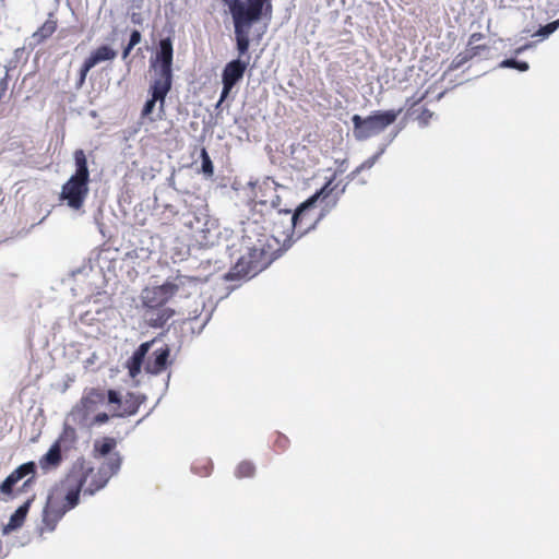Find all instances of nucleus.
<instances>
[{
	"mask_svg": "<svg viewBox=\"0 0 559 559\" xmlns=\"http://www.w3.org/2000/svg\"><path fill=\"white\" fill-rule=\"evenodd\" d=\"M337 187L338 185H333L332 179L329 180L319 191L292 212L294 218L292 226L297 228V238L314 229L325 212L336 205L346 186L341 189Z\"/></svg>",
	"mask_w": 559,
	"mask_h": 559,
	"instance_id": "obj_1",
	"label": "nucleus"
},
{
	"mask_svg": "<svg viewBox=\"0 0 559 559\" xmlns=\"http://www.w3.org/2000/svg\"><path fill=\"white\" fill-rule=\"evenodd\" d=\"M272 0H223L228 7L235 27L236 45L239 57L247 55L250 46L249 31L251 25L263 14H272Z\"/></svg>",
	"mask_w": 559,
	"mask_h": 559,
	"instance_id": "obj_2",
	"label": "nucleus"
},
{
	"mask_svg": "<svg viewBox=\"0 0 559 559\" xmlns=\"http://www.w3.org/2000/svg\"><path fill=\"white\" fill-rule=\"evenodd\" d=\"M173 297V288L166 283L143 289L144 319L150 326L163 328L173 318L175 311L166 307Z\"/></svg>",
	"mask_w": 559,
	"mask_h": 559,
	"instance_id": "obj_3",
	"label": "nucleus"
},
{
	"mask_svg": "<svg viewBox=\"0 0 559 559\" xmlns=\"http://www.w3.org/2000/svg\"><path fill=\"white\" fill-rule=\"evenodd\" d=\"M75 171L62 186L60 199L67 201L69 207L80 210L88 194L90 171L83 150L74 152Z\"/></svg>",
	"mask_w": 559,
	"mask_h": 559,
	"instance_id": "obj_4",
	"label": "nucleus"
},
{
	"mask_svg": "<svg viewBox=\"0 0 559 559\" xmlns=\"http://www.w3.org/2000/svg\"><path fill=\"white\" fill-rule=\"evenodd\" d=\"M153 344L154 341L142 343L127 360L126 368L132 379L141 373L142 367H144L145 372L150 374H159L166 369L170 355V349L166 345L155 349L145 360Z\"/></svg>",
	"mask_w": 559,
	"mask_h": 559,
	"instance_id": "obj_5",
	"label": "nucleus"
},
{
	"mask_svg": "<svg viewBox=\"0 0 559 559\" xmlns=\"http://www.w3.org/2000/svg\"><path fill=\"white\" fill-rule=\"evenodd\" d=\"M402 111V108L396 110H377L366 118H362L359 115H354L352 117V122L354 126L353 133L355 139L358 141H365L380 134L396 121Z\"/></svg>",
	"mask_w": 559,
	"mask_h": 559,
	"instance_id": "obj_6",
	"label": "nucleus"
},
{
	"mask_svg": "<svg viewBox=\"0 0 559 559\" xmlns=\"http://www.w3.org/2000/svg\"><path fill=\"white\" fill-rule=\"evenodd\" d=\"M35 462L31 461L20 465L0 484V500L10 501L14 499L17 493L31 488L35 484Z\"/></svg>",
	"mask_w": 559,
	"mask_h": 559,
	"instance_id": "obj_7",
	"label": "nucleus"
},
{
	"mask_svg": "<svg viewBox=\"0 0 559 559\" xmlns=\"http://www.w3.org/2000/svg\"><path fill=\"white\" fill-rule=\"evenodd\" d=\"M267 252L262 247L248 248L228 273V278L252 277L269 264Z\"/></svg>",
	"mask_w": 559,
	"mask_h": 559,
	"instance_id": "obj_8",
	"label": "nucleus"
},
{
	"mask_svg": "<svg viewBox=\"0 0 559 559\" xmlns=\"http://www.w3.org/2000/svg\"><path fill=\"white\" fill-rule=\"evenodd\" d=\"M84 472L81 467L70 469L61 484V490L57 489L52 493H58V501L70 511L80 502V493L84 487Z\"/></svg>",
	"mask_w": 559,
	"mask_h": 559,
	"instance_id": "obj_9",
	"label": "nucleus"
},
{
	"mask_svg": "<svg viewBox=\"0 0 559 559\" xmlns=\"http://www.w3.org/2000/svg\"><path fill=\"white\" fill-rule=\"evenodd\" d=\"M174 48L169 37L159 40L158 50L151 59V68L154 70V81L168 85L173 84Z\"/></svg>",
	"mask_w": 559,
	"mask_h": 559,
	"instance_id": "obj_10",
	"label": "nucleus"
},
{
	"mask_svg": "<svg viewBox=\"0 0 559 559\" xmlns=\"http://www.w3.org/2000/svg\"><path fill=\"white\" fill-rule=\"evenodd\" d=\"M250 191V202L253 210L258 206H262L271 211L280 207L281 197L277 193L276 183L269 178L263 179L262 181L251 182Z\"/></svg>",
	"mask_w": 559,
	"mask_h": 559,
	"instance_id": "obj_11",
	"label": "nucleus"
},
{
	"mask_svg": "<svg viewBox=\"0 0 559 559\" xmlns=\"http://www.w3.org/2000/svg\"><path fill=\"white\" fill-rule=\"evenodd\" d=\"M145 400V395L135 392H128L122 399L118 391H107L108 403L116 405L112 412L114 417H130L135 415Z\"/></svg>",
	"mask_w": 559,
	"mask_h": 559,
	"instance_id": "obj_12",
	"label": "nucleus"
},
{
	"mask_svg": "<svg viewBox=\"0 0 559 559\" xmlns=\"http://www.w3.org/2000/svg\"><path fill=\"white\" fill-rule=\"evenodd\" d=\"M272 233L277 241H293L297 238V228L292 226L294 218L290 210H273Z\"/></svg>",
	"mask_w": 559,
	"mask_h": 559,
	"instance_id": "obj_13",
	"label": "nucleus"
},
{
	"mask_svg": "<svg viewBox=\"0 0 559 559\" xmlns=\"http://www.w3.org/2000/svg\"><path fill=\"white\" fill-rule=\"evenodd\" d=\"M76 467H81L85 474L83 487L85 495H94L98 490L103 489L109 480L108 475L103 469H95L84 459L78 460L72 465L71 469H75Z\"/></svg>",
	"mask_w": 559,
	"mask_h": 559,
	"instance_id": "obj_14",
	"label": "nucleus"
},
{
	"mask_svg": "<svg viewBox=\"0 0 559 559\" xmlns=\"http://www.w3.org/2000/svg\"><path fill=\"white\" fill-rule=\"evenodd\" d=\"M117 57V51L107 45H102L94 49L82 63L79 78L75 83L76 88H82L85 84L87 73L97 64L105 61H111Z\"/></svg>",
	"mask_w": 559,
	"mask_h": 559,
	"instance_id": "obj_15",
	"label": "nucleus"
},
{
	"mask_svg": "<svg viewBox=\"0 0 559 559\" xmlns=\"http://www.w3.org/2000/svg\"><path fill=\"white\" fill-rule=\"evenodd\" d=\"M248 61L235 59L226 63L222 73L223 90L219 104L229 95L234 86L243 78Z\"/></svg>",
	"mask_w": 559,
	"mask_h": 559,
	"instance_id": "obj_16",
	"label": "nucleus"
},
{
	"mask_svg": "<svg viewBox=\"0 0 559 559\" xmlns=\"http://www.w3.org/2000/svg\"><path fill=\"white\" fill-rule=\"evenodd\" d=\"M67 512L68 511L58 501V493H51L48 497L43 512L44 526L49 532H52L56 528L58 522L64 516Z\"/></svg>",
	"mask_w": 559,
	"mask_h": 559,
	"instance_id": "obj_17",
	"label": "nucleus"
},
{
	"mask_svg": "<svg viewBox=\"0 0 559 559\" xmlns=\"http://www.w3.org/2000/svg\"><path fill=\"white\" fill-rule=\"evenodd\" d=\"M170 90L171 85L153 80L150 86L151 98L143 106L141 112L142 117H147L151 115L157 102L159 103V110L163 112L165 107V99Z\"/></svg>",
	"mask_w": 559,
	"mask_h": 559,
	"instance_id": "obj_18",
	"label": "nucleus"
},
{
	"mask_svg": "<svg viewBox=\"0 0 559 559\" xmlns=\"http://www.w3.org/2000/svg\"><path fill=\"white\" fill-rule=\"evenodd\" d=\"M107 400V392L102 388H90L84 391L80 401L81 409L84 416L94 413L99 405H103Z\"/></svg>",
	"mask_w": 559,
	"mask_h": 559,
	"instance_id": "obj_19",
	"label": "nucleus"
},
{
	"mask_svg": "<svg viewBox=\"0 0 559 559\" xmlns=\"http://www.w3.org/2000/svg\"><path fill=\"white\" fill-rule=\"evenodd\" d=\"M61 440L62 437H60L48 450V452L43 455L39 460V465L43 469L47 471L50 468L58 467L62 462V455H61Z\"/></svg>",
	"mask_w": 559,
	"mask_h": 559,
	"instance_id": "obj_20",
	"label": "nucleus"
},
{
	"mask_svg": "<svg viewBox=\"0 0 559 559\" xmlns=\"http://www.w3.org/2000/svg\"><path fill=\"white\" fill-rule=\"evenodd\" d=\"M35 499V495L28 498L22 506H20L15 512L11 515L8 527L11 530H16L21 527L26 519L29 507Z\"/></svg>",
	"mask_w": 559,
	"mask_h": 559,
	"instance_id": "obj_21",
	"label": "nucleus"
},
{
	"mask_svg": "<svg viewBox=\"0 0 559 559\" xmlns=\"http://www.w3.org/2000/svg\"><path fill=\"white\" fill-rule=\"evenodd\" d=\"M217 227L214 222L206 221L204 224V228L200 229L198 234L194 235L195 240L201 246H212L214 243V239L217 236L216 233Z\"/></svg>",
	"mask_w": 559,
	"mask_h": 559,
	"instance_id": "obj_22",
	"label": "nucleus"
},
{
	"mask_svg": "<svg viewBox=\"0 0 559 559\" xmlns=\"http://www.w3.org/2000/svg\"><path fill=\"white\" fill-rule=\"evenodd\" d=\"M198 282L199 280L197 277L177 274L171 281L168 280L165 283L173 288V296H175L179 290H185L191 285H197Z\"/></svg>",
	"mask_w": 559,
	"mask_h": 559,
	"instance_id": "obj_23",
	"label": "nucleus"
},
{
	"mask_svg": "<svg viewBox=\"0 0 559 559\" xmlns=\"http://www.w3.org/2000/svg\"><path fill=\"white\" fill-rule=\"evenodd\" d=\"M57 29V21L48 19L45 23L33 34V38L37 44L43 43L49 38Z\"/></svg>",
	"mask_w": 559,
	"mask_h": 559,
	"instance_id": "obj_24",
	"label": "nucleus"
},
{
	"mask_svg": "<svg viewBox=\"0 0 559 559\" xmlns=\"http://www.w3.org/2000/svg\"><path fill=\"white\" fill-rule=\"evenodd\" d=\"M121 466V457L118 453L109 456L106 462H104L98 468L103 469L110 479L115 474L118 473Z\"/></svg>",
	"mask_w": 559,
	"mask_h": 559,
	"instance_id": "obj_25",
	"label": "nucleus"
},
{
	"mask_svg": "<svg viewBox=\"0 0 559 559\" xmlns=\"http://www.w3.org/2000/svg\"><path fill=\"white\" fill-rule=\"evenodd\" d=\"M117 442L111 437H104L102 440H96L94 443V452L100 456L109 454L116 447Z\"/></svg>",
	"mask_w": 559,
	"mask_h": 559,
	"instance_id": "obj_26",
	"label": "nucleus"
},
{
	"mask_svg": "<svg viewBox=\"0 0 559 559\" xmlns=\"http://www.w3.org/2000/svg\"><path fill=\"white\" fill-rule=\"evenodd\" d=\"M254 474L255 465L251 461L240 462L235 469V476L237 478H249L253 477Z\"/></svg>",
	"mask_w": 559,
	"mask_h": 559,
	"instance_id": "obj_27",
	"label": "nucleus"
},
{
	"mask_svg": "<svg viewBox=\"0 0 559 559\" xmlns=\"http://www.w3.org/2000/svg\"><path fill=\"white\" fill-rule=\"evenodd\" d=\"M559 27V20L552 21L545 26H540L536 32L532 33V37H539L540 39L547 38Z\"/></svg>",
	"mask_w": 559,
	"mask_h": 559,
	"instance_id": "obj_28",
	"label": "nucleus"
},
{
	"mask_svg": "<svg viewBox=\"0 0 559 559\" xmlns=\"http://www.w3.org/2000/svg\"><path fill=\"white\" fill-rule=\"evenodd\" d=\"M469 60H472L471 55H468V52L465 49L464 51L457 53L453 58V60L451 61L448 70L449 71H455V70L460 69L461 67H463Z\"/></svg>",
	"mask_w": 559,
	"mask_h": 559,
	"instance_id": "obj_29",
	"label": "nucleus"
},
{
	"mask_svg": "<svg viewBox=\"0 0 559 559\" xmlns=\"http://www.w3.org/2000/svg\"><path fill=\"white\" fill-rule=\"evenodd\" d=\"M289 439L281 433V432H275L274 433V440H273V448L275 451L277 452H283L285 451L288 447H289Z\"/></svg>",
	"mask_w": 559,
	"mask_h": 559,
	"instance_id": "obj_30",
	"label": "nucleus"
},
{
	"mask_svg": "<svg viewBox=\"0 0 559 559\" xmlns=\"http://www.w3.org/2000/svg\"><path fill=\"white\" fill-rule=\"evenodd\" d=\"M500 68H511V69H516L519 71H527L528 70V63L525 62V61H518L515 59H506L503 61L500 62Z\"/></svg>",
	"mask_w": 559,
	"mask_h": 559,
	"instance_id": "obj_31",
	"label": "nucleus"
},
{
	"mask_svg": "<svg viewBox=\"0 0 559 559\" xmlns=\"http://www.w3.org/2000/svg\"><path fill=\"white\" fill-rule=\"evenodd\" d=\"M201 158H202V171L207 176H212L214 174L213 163L211 160V157H210L206 148H204V147L201 150Z\"/></svg>",
	"mask_w": 559,
	"mask_h": 559,
	"instance_id": "obj_32",
	"label": "nucleus"
},
{
	"mask_svg": "<svg viewBox=\"0 0 559 559\" xmlns=\"http://www.w3.org/2000/svg\"><path fill=\"white\" fill-rule=\"evenodd\" d=\"M488 50H489V47L485 44H483V45L467 44V47H466V51L468 52V55H471L472 59L480 56L483 52H486Z\"/></svg>",
	"mask_w": 559,
	"mask_h": 559,
	"instance_id": "obj_33",
	"label": "nucleus"
},
{
	"mask_svg": "<svg viewBox=\"0 0 559 559\" xmlns=\"http://www.w3.org/2000/svg\"><path fill=\"white\" fill-rule=\"evenodd\" d=\"M432 116H433V112L430 109L424 107V108H421V110L418 114V116L416 117V119L421 127H427L429 124Z\"/></svg>",
	"mask_w": 559,
	"mask_h": 559,
	"instance_id": "obj_34",
	"label": "nucleus"
},
{
	"mask_svg": "<svg viewBox=\"0 0 559 559\" xmlns=\"http://www.w3.org/2000/svg\"><path fill=\"white\" fill-rule=\"evenodd\" d=\"M109 420V415L105 412L98 413L93 417L90 421L88 427L100 426L106 424Z\"/></svg>",
	"mask_w": 559,
	"mask_h": 559,
	"instance_id": "obj_35",
	"label": "nucleus"
},
{
	"mask_svg": "<svg viewBox=\"0 0 559 559\" xmlns=\"http://www.w3.org/2000/svg\"><path fill=\"white\" fill-rule=\"evenodd\" d=\"M374 158H370L366 162H364L360 166H358L355 170H353L348 178L353 179L356 175H358L364 168H371L373 166Z\"/></svg>",
	"mask_w": 559,
	"mask_h": 559,
	"instance_id": "obj_36",
	"label": "nucleus"
},
{
	"mask_svg": "<svg viewBox=\"0 0 559 559\" xmlns=\"http://www.w3.org/2000/svg\"><path fill=\"white\" fill-rule=\"evenodd\" d=\"M141 33L138 29L132 31L129 39V48H133L141 41Z\"/></svg>",
	"mask_w": 559,
	"mask_h": 559,
	"instance_id": "obj_37",
	"label": "nucleus"
},
{
	"mask_svg": "<svg viewBox=\"0 0 559 559\" xmlns=\"http://www.w3.org/2000/svg\"><path fill=\"white\" fill-rule=\"evenodd\" d=\"M8 90V73L0 80V98Z\"/></svg>",
	"mask_w": 559,
	"mask_h": 559,
	"instance_id": "obj_38",
	"label": "nucleus"
},
{
	"mask_svg": "<svg viewBox=\"0 0 559 559\" xmlns=\"http://www.w3.org/2000/svg\"><path fill=\"white\" fill-rule=\"evenodd\" d=\"M485 36L483 33H473L469 38H468V43L467 44H475L476 41L483 39Z\"/></svg>",
	"mask_w": 559,
	"mask_h": 559,
	"instance_id": "obj_39",
	"label": "nucleus"
},
{
	"mask_svg": "<svg viewBox=\"0 0 559 559\" xmlns=\"http://www.w3.org/2000/svg\"><path fill=\"white\" fill-rule=\"evenodd\" d=\"M133 48H129V44L123 48L122 58L126 59Z\"/></svg>",
	"mask_w": 559,
	"mask_h": 559,
	"instance_id": "obj_40",
	"label": "nucleus"
},
{
	"mask_svg": "<svg viewBox=\"0 0 559 559\" xmlns=\"http://www.w3.org/2000/svg\"><path fill=\"white\" fill-rule=\"evenodd\" d=\"M528 47H530V45H524V46L519 47L518 49H515V55H519V53L523 52Z\"/></svg>",
	"mask_w": 559,
	"mask_h": 559,
	"instance_id": "obj_41",
	"label": "nucleus"
},
{
	"mask_svg": "<svg viewBox=\"0 0 559 559\" xmlns=\"http://www.w3.org/2000/svg\"><path fill=\"white\" fill-rule=\"evenodd\" d=\"M425 95H423L421 97H419L417 100L413 102L411 104V108L414 107L416 104H418L419 102H421L424 99Z\"/></svg>",
	"mask_w": 559,
	"mask_h": 559,
	"instance_id": "obj_42",
	"label": "nucleus"
},
{
	"mask_svg": "<svg viewBox=\"0 0 559 559\" xmlns=\"http://www.w3.org/2000/svg\"><path fill=\"white\" fill-rule=\"evenodd\" d=\"M210 474V469L209 468H205V472L203 475H209Z\"/></svg>",
	"mask_w": 559,
	"mask_h": 559,
	"instance_id": "obj_43",
	"label": "nucleus"
},
{
	"mask_svg": "<svg viewBox=\"0 0 559 559\" xmlns=\"http://www.w3.org/2000/svg\"><path fill=\"white\" fill-rule=\"evenodd\" d=\"M70 433L74 437L75 432L73 429H69Z\"/></svg>",
	"mask_w": 559,
	"mask_h": 559,
	"instance_id": "obj_44",
	"label": "nucleus"
}]
</instances>
